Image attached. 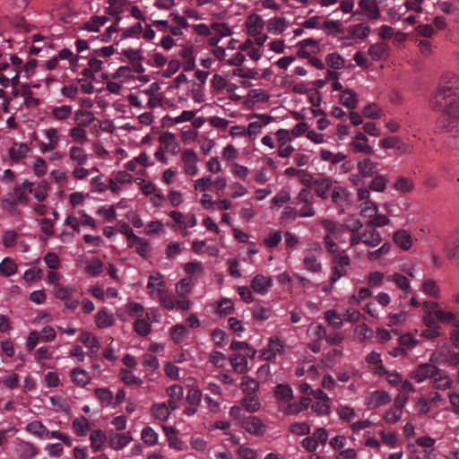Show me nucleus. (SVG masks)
I'll list each match as a JSON object with an SVG mask.
<instances>
[{
  "label": "nucleus",
  "instance_id": "1",
  "mask_svg": "<svg viewBox=\"0 0 459 459\" xmlns=\"http://www.w3.org/2000/svg\"><path fill=\"white\" fill-rule=\"evenodd\" d=\"M432 109L441 111L443 117L438 119L437 126L446 129L448 117H459V77L451 73H444L437 91L429 100Z\"/></svg>",
  "mask_w": 459,
  "mask_h": 459
},
{
  "label": "nucleus",
  "instance_id": "2",
  "mask_svg": "<svg viewBox=\"0 0 459 459\" xmlns=\"http://www.w3.org/2000/svg\"><path fill=\"white\" fill-rule=\"evenodd\" d=\"M242 390L245 396L241 400V405L232 406L230 411V417L237 420H243L246 413L255 412L258 410V396L256 391L258 390V381L250 378L249 377H243L241 380Z\"/></svg>",
  "mask_w": 459,
  "mask_h": 459
},
{
  "label": "nucleus",
  "instance_id": "3",
  "mask_svg": "<svg viewBox=\"0 0 459 459\" xmlns=\"http://www.w3.org/2000/svg\"><path fill=\"white\" fill-rule=\"evenodd\" d=\"M351 260L344 252L336 254L332 260V276L330 278L331 285L334 284L341 277L346 275L347 267Z\"/></svg>",
  "mask_w": 459,
  "mask_h": 459
},
{
  "label": "nucleus",
  "instance_id": "4",
  "mask_svg": "<svg viewBox=\"0 0 459 459\" xmlns=\"http://www.w3.org/2000/svg\"><path fill=\"white\" fill-rule=\"evenodd\" d=\"M440 369L430 363H421L411 371V378L417 383H421L428 378L436 377L439 375Z\"/></svg>",
  "mask_w": 459,
  "mask_h": 459
},
{
  "label": "nucleus",
  "instance_id": "5",
  "mask_svg": "<svg viewBox=\"0 0 459 459\" xmlns=\"http://www.w3.org/2000/svg\"><path fill=\"white\" fill-rule=\"evenodd\" d=\"M283 348L282 342L277 336L270 337L267 348L260 351V362L262 360L272 361L277 354L283 351Z\"/></svg>",
  "mask_w": 459,
  "mask_h": 459
},
{
  "label": "nucleus",
  "instance_id": "6",
  "mask_svg": "<svg viewBox=\"0 0 459 459\" xmlns=\"http://www.w3.org/2000/svg\"><path fill=\"white\" fill-rule=\"evenodd\" d=\"M391 402L390 394L384 390H377L368 394L366 404L371 408H377Z\"/></svg>",
  "mask_w": 459,
  "mask_h": 459
},
{
  "label": "nucleus",
  "instance_id": "7",
  "mask_svg": "<svg viewBox=\"0 0 459 459\" xmlns=\"http://www.w3.org/2000/svg\"><path fill=\"white\" fill-rule=\"evenodd\" d=\"M368 139L365 134L359 132L354 136L350 145L355 152L372 154L373 148L368 145Z\"/></svg>",
  "mask_w": 459,
  "mask_h": 459
},
{
  "label": "nucleus",
  "instance_id": "8",
  "mask_svg": "<svg viewBox=\"0 0 459 459\" xmlns=\"http://www.w3.org/2000/svg\"><path fill=\"white\" fill-rule=\"evenodd\" d=\"M23 186L28 188L30 194H33L34 197L41 202L44 201L48 195V183L41 181L36 187L33 186V183L30 181H24Z\"/></svg>",
  "mask_w": 459,
  "mask_h": 459
},
{
  "label": "nucleus",
  "instance_id": "9",
  "mask_svg": "<svg viewBox=\"0 0 459 459\" xmlns=\"http://www.w3.org/2000/svg\"><path fill=\"white\" fill-rule=\"evenodd\" d=\"M359 6L361 12L370 20H377L380 17V11L375 0H360Z\"/></svg>",
  "mask_w": 459,
  "mask_h": 459
},
{
  "label": "nucleus",
  "instance_id": "10",
  "mask_svg": "<svg viewBox=\"0 0 459 459\" xmlns=\"http://www.w3.org/2000/svg\"><path fill=\"white\" fill-rule=\"evenodd\" d=\"M196 160H197V157L194 151L186 150L182 153V161L184 162V165H185V172L187 175L193 176L196 173V171H197Z\"/></svg>",
  "mask_w": 459,
  "mask_h": 459
},
{
  "label": "nucleus",
  "instance_id": "11",
  "mask_svg": "<svg viewBox=\"0 0 459 459\" xmlns=\"http://www.w3.org/2000/svg\"><path fill=\"white\" fill-rule=\"evenodd\" d=\"M132 440V437L130 433H111L109 435V446L116 450H120L126 446L130 441Z\"/></svg>",
  "mask_w": 459,
  "mask_h": 459
},
{
  "label": "nucleus",
  "instance_id": "12",
  "mask_svg": "<svg viewBox=\"0 0 459 459\" xmlns=\"http://www.w3.org/2000/svg\"><path fill=\"white\" fill-rule=\"evenodd\" d=\"M16 454L22 459H31L38 454V449L32 443L21 441L16 446Z\"/></svg>",
  "mask_w": 459,
  "mask_h": 459
},
{
  "label": "nucleus",
  "instance_id": "13",
  "mask_svg": "<svg viewBox=\"0 0 459 459\" xmlns=\"http://www.w3.org/2000/svg\"><path fill=\"white\" fill-rule=\"evenodd\" d=\"M332 186V180L329 178L323 177L316 178L314 186L316 195L322 199L328 198Z\"/></svg>",
  "mask_w": 459,
  "mask_h": 459
},
{
  "label": "nucleus",
  "instance_id": "14",
  "mask_svg": "<svg viewBox=\"0 0 459 459\" xmlns=\"http://www.w3.org/2000/svg\"><path fill=\"white\" fill-rule=\"evenodd\" d=\"M303 265L306 270L314 273H320L322 270L321 263L318 262L316 255L311 250L305 253Z\"/></svg>",
  "mask_w": 459,
  "mask_h": 459
},
{
  "label": "nucleus",
  "instance_id": "15",
  "mask_svg": "<svg viewBox=\"0 0 459 459\" xmlns=\"http://www.w3.org/2000/svg\"><path fill=\"white\" fill-rule=\"evenodd\" d=\"M155 297L164 308L172 310L176 307V298L165 291L163 288H158L156 290Z\"/></svg>",
  "mask_w": 459,
  "mask_h": 459
},
{
  "label": "nucleus",
  "instance_id": "16",
  "mask_svg": "<svg viewBox=\"0 0 459 459\" xmlns=\"http://www.w3.org/2000/svg\"><path fill=\"white\" fill-rule=\"evenodd\" d=\"M367 363L372 367L374 373L378 376H384L386 373V369L382 364L380 354L377 351H371L366 357Z\"/></svg>",
  "mask_w": 459,
  "mask_h": 459
},
{
  "label": "nucleus",
  "instance_id": "17",
  "mask_svg": "<svg viewBox=\"0 0 459 459\" xmlns=\"http://www.w3.org/2000/svg\"><path fill=\"white\" fill-rule=\"evenodd\" d=\"M80 342L90 349L91 357H94L100 348L98 339L89 332L82 333Z\"/></svg>",
  "mask_w": 459,
  "mask_h": 459
},
{
  "label": "nucleus",
  "instance_id": "18",
  "mask_svg": "<svg viewBox=\"0 0 459 459\" xmlns=\"http://www.w3.org/2000/svg\"><path fill=\"white\" fill-rule=\"evenodd\" d=\"M360 238H362L363 244L370 247H375L382 242L380 233L375 229L365 230L360 234Z\"/></svg>",
  "mask_w": 459,
  "mask_h": 459
},
{
  "label": "nucleus",
  "instance_id": "19",
  "mask_svg": "<svg viewBox=\"0 0 459 459\" xmlns=\"http://www.w3.org/2000/svg\"><path fill=\"white\" fill-rule=\"evenodd\" d=\"M394 242L403 250H408L412 245V238L404 230H397L393 236Z\"/></svg>",
  "mask_w": 459,
  "mask_h": 459
},
{
  "label": "nucleus",
  "instance_id": "20",
  "mask_svg": "<svg viewBox=\"0 0 459 459\" xmlns=\"http://www.w3.org/2000/svg\"><path fill=\"white\" fill-rule=\"evenodd\" d=\"M30 152V147L27 143H14L9 149V156L12 160L19 161L25 158Z\"/></svg>",
  "mask_w": 459,
  "mask_h": 459
},
{
  "label": "nucleus",
  "instance_id": "21",
  "mask_svg": "<svg viewBox=\"0 0 459 459\" xmlns=\"http://www.w3.org/2000/svg\"><path fill=\"white\" fill-rule=\"evenodd\" d=\"M70 377L72 378V381L79 385V386H85L91 382V377L90 375L84 370L80 368H74L71 370Z\"/></svg>",
  "mask_w": 459,
  "mask_h": 459
},
{
  "label": "nucleus",
  "instance_id": "22",
  "mask_svg": "<svg viewBox=\"0 0 459 459\" xmlns=\"http://www.w3.org/2000/svg\"><path fill=\"white\" fill-rule=\"evenodd\" d=\"M341 103L350 109H354L358 105V95L353 90L346 89L340 95Z\"/></svg>",
  "mask_w": 459,
  "mask_h": 459
},
{
  "label": "nucleus",
  "instance_id": "23",
  "mask_svg": "<svg viewBox=\"0 0 459 459\" xmlns=\"http://www.w3.org/2000/svg\"><path fill=\"white\" fill-rule=\"evenodd\" d=\"M377 163L368 158H365L358 162V170L360 176L364 178L372 177L377 169Z\"/></svg>",
  "mask_w": 459,
  "mask_h": 459
},
{
  "label": "nucleus",
  "instance_id": "24",
  "mask_svg": "<svg viewBox=\"0 0 459 459\" xmlns=\"http://www.w3.org/2000/svg\"><path fill=\"white\" fill-rule=\"evenodd\" d=\"M73 429L77 436L85 437L91 429V425L87 418L81 416L74 420Z\"/></svg>",
  "mask_w": 459,
  "mask_h": 459
},
{
  "label": "nucleus",
  "instance_id": "25",
  "mask_svg": "<svg viewBox=\"0 0 459 459\" xmlns=\"http://www.w3.org/2000/svg\"><path fill=\"white\" fill-rule=\"evenodd\" d=\"M95 322L99 328H106L114 325L115 318L105 308L100 309L95 316Z\"/></svg>",
  "mask_w": 459,
  "mask_h": 459
},
{
  "label": "nucleus",
  "instance_id": "26",
  "mask_svg": "<svg viewBox=\"0 0 459 459\" xmlns=\"http://www.w3.org/2000/svg\"><path fill=\"white\" fill-rule=\"evenodd\" d=\"M95 119L91 111L85 109H79L74 114V120L78 126L85 127L93 122Z\"/></svg>",
  "mask_w": 459,
  "mask_h": 459
},
{
  "label": "nucleus",
  "instance_id": "27",
  "mask_svg": "<svg viewBox=\"0 0 459 459\" xmlns=\"http://www.w3.org/2000/svg\"><path fill=\"white\" fill-rule=\"evenodd\" d=\"M107 439L106 434L100 429H95L91 433V446L94 452H99Z\"/></svg>",
  "mask_w": 459,
  "mask_h": 459
},
{
  "label": "nucleus",
  "instance_id": "28",
  "mask_svg": "<svg viewBox=\"0 0 459 459\" xmlns=\"http://www.w3.org/2000/svg\"><path fill=\"white\" fill-rule=\"evenodd\" d=\"M443 250L449 260L459 262V243L446 239L444 243Z\"/></svg>",
  "mask_w": 459,
  "mask_h": 459
},
{
  "label": "nucleus",
  "instance_id": "29",
  "mask_svg": "<svg viewBox=\"0 0 459 459\" xmlns=\"http://www.w3.org/2000/svg\"><path fill=\"white\" fill-rule=\"evenodd\" d=\"M187 335L188 331L182 324H177L170 328V336L176 343L183 342Z\"/></svg>",
  "mask_w": 459,
  "mask_h": 459
},
{
  "label": "nucleus",
  "instance_id": "30",
  "mask_svg": "<svg viewBox=\"0 0 459 459\" xmlns=\"http://www.w3.org/2000/svg\"><path fill=\"white\" fill-rule=\"evenodd\" d=\"M386 281L394 282L405 293L411 291L409 280L398 273L386 276Z\"/></svg>",
  "mask_w": 459,
  "mask_h": 459
},
{
  "label": "nucleus",
  "instance_id": "31",
  "mask_svg": "<svg viewBox=\"0 0 459 459\" xmlns=\"http://www.w3.org/2000/svg\"><path fill=\"white\" fill-rule=\"evenodd\" d=\"M387 49L388 47L386 44L376 43L369 47L368 53L373 60L378 61L385 56Z\"/></svg>",
  "mask_w": 459,
  "mask_h": 459
},
{
  "label": "nucleus",
  "instance_id": "32",
  "mask_svg": "<svg viewBox=\"0 0 459 459\" xmlns=\"http://www.w3.org/2000/svg\"><path fill=\"white\" fill-rule=\"evenodd\" d=\"M54 290L55 297L58 299L63 300L64 302L66 299H70L71 296H74L76 293V290L74 288L60 284H56Z\"/></svg>",
  "mask_w": 459,
  "mask_h": 459
},
{
  "label": "nucleus",
  "instance_id": "33",
  "mask_svg": "<svg viewBox=\"0 0 459 459\" xmlns=\"http://www.w3.org/2000/svg\"><path fill=\"white\" fill-rule=\"evenodd\" d=\"M231 133L233 134H247L251 138H255L256 134H258V122H251L247 128L242 126H233L231 128Z\"/></svg>",
  "mask_w": 459,
  "mask_h": 459
},
{
  "label": "nucleus",
  "instance_id": "34",
  "mask_svg": "<svg viewBox=\"0 0 459 459\" xmlns=\"http://www.w3.org/2000/svg\"><path fill=\"white\" fill-rule=\"evenodd\" d=\"M17 272V264L13 259L5 257L0 264V273L4 276L9 277L15 274Z\"/></svg>",
  "mask_w": 459,
  "mask_h": 459
},
{
  "label": "nucleus",
  "instance_id": "35",
  "mask_svg": "<svg viewBox=\"0 0 459 459\" xmlns=\"http://www.w3.org/2000/svg\"><path fill=\"white\" fill-rule=\"evenodd\" d=\"M241 426L247 432L258 435V419L255 416L246 414L241 421Z\"/></svg>",
  "mask_w": 459,
  "mask_h": 459
},
{
  "label": "nucleus",
  "instance_id": "36",
  "mask_svg": "<svg viewBox=\"0 0 459 459\" xmlns=\"http://www.w3.org/2000/svg\"><path fill=\"white\" fill-rule=\"evenodd\" d=\"M164 281L163 277L160 273L152 274L149 277L147 289L150 290L151 295L154 296L155 291L158 288H163Z\"/></svg>",
  "mask_w": 459,
  "mask_h": 459
},
{
  "label": "nucleus",
  "instance_id": "37",
  "mask_svg": "<svg viewBox=\"0 0 459 459\" xmlns=\"http://www.w3.org/2000/svg\"><path fill=\"white\" fill-rule=\"evenodd\" d=\"M230 365L236 372L243 373L247 368V358L242 354H236L230 359Z\"/></svg>",
  "mask_w": 459,
  "mask_h": 459
},
{
  "label": "nucleus",
  "instance_id": "38",
  "mask_svg": "<svg viewBox=\"0 0 459 459\" xmlns=\"http://www.w3.org/2000/svg\"><path fill=\"white\" fill-rule=\"evenodd\" d=\"M70 159L77 162L78 165H84L87 162L88 157L83 150L77 146L71 147L69 151Z\"/></svg>",
  "mask_w": 459,
  "mask_h": 459
},
{
  "label": "nucleus",
  "instance_id": "39",
  "mask_svg": "<svg viewBox=\"0 0 459 459\" xmlns=\"http://www.w3.org/2000/svg\"><path fill=\"white\" fill-rule=\"evenodd\" d=\"M95 396L100 400L102 406H108L112 403L113 394L108 388H97L95 390Z\"/></svg>",
  "mask_w": 459,
  "mask_h": 459
},
{
  "label": "nucleus",
  "instance_id": "40",
  "mask_svg": "<svg viewBox=\"0 0 459 459\" xmlns=\"http://www.w3.org/2000/svg\"><path fill=\"white\" fill-rule=\"evenodd\" d=\"M152 415L160 420H167L169 416V407L166 403L154 404L152 408Z\"/></svg>",
  "mask_w": 459,
  "mask_h": 459
},
{
  "label": "nucleus",
  "instance_id": "41",
  "mask_svg": "<svg viewBox=\"0 0 459 459\" xmlns=\"http://www.w3.org/2000/svg\"><path fill=\"white\" fill-rule=\"evenodd\" d=\"M142 440L148 446H154L158 442V434L152 428L144 427L142 430Z\"/></svg>",
  "mask_w": 459,
  "mask_h": 459
},
{
  "label": "nucleus",
  "instance_id": "42",
  "mask_svg": "<svg viewBox=\"0 0 459 459\" xmlns=\"http://www.w3.org/2000/svg\"><path fill=\"white\" fill-rule=\"evenodd\" d=\"M108 20L106 16H92L91 20L84 24V28L91 31H98Z\"/></svg>",
  "mask_w": 459,
  "mask_h": 459
},
{
  "label": "nucleus",
  "instance_id": "43",
  "mask_svg": "<svg viewBox=\"0 0 459 459\" xmlns=\"http://www.w3.org/2000/svg\"><path fill=\"white\" fill-rule=\"evenodd\" d=\"M166 435L169 439V446L176 450L183 449V442L176 436V431L173 428H165Z\"/></svg>",
  "mask_w": 459,
  "mask_h": 459
},
{
  "label": "nucleus",
  "instance_id": "44",
  "mask_svg": "<svg viewBox=\"0 0 459 459\" xmlns=\"http://www.w3.org/2000/svg\"><path fill=\"white\" fill-rule=\"evenodd\" d=\"M104 264L99 258H92L87 264L85 271L92 276L100 275L103 271Z\"/></svg>",
  "mask_w": 459,
  "mask_h": 459
},
{
  "label": "nucleus",
  "instance_id": "45",
  "mask_svg": "<svg viewBox=\"0 0 459 459\" xmlns=\"http://www.w3.org/2000/svg\"><path fill=\"white\" fill-rule=\"evenodd\" d=\"M347 191L343 187H334L332 192V200L336 205L342 206L347 202Z\"/></svg>",
  "mask_w": 459,
  "mask_h": 459
},
{
  "label": "nucleus",
  "instance_id": "46",
  "mask_svg": "<svg viewBox=\"0 0 459 459\" xmlns=\"http://www.w3.org/2000/svg\"><path fill=\"white\" fill-rule=\"evenodd\" d=\"M119 377L126 385H140L142 380L136 377L130 370L122 368L119 371Z\"/></svg>",
  "mask_w": 459,
  "mask_h": 459
},
{
  "label": "nucleus",
  "instance_id": "47",
  "mask_svg": "<svg viewBox=\"0 0 459 459\" xmlns=\"http://www.w3.org/2000/svg\"><path fill=\"white\" fill-rule=\"evenodd\" d=\"M152 325L145 319H136L134 324V330L135 333L141 336H146L151 332Z\"/></svg>",
  "mask_w": 459,
  "mask_h": 459
},
{
  "label": "nucleus",
  "instance_id": "48",
  "mask_svg": "<svg viewBox=\"0 0 459 459\" xmlns=\"http://www.w3.org/2000/svg\"><path fill=\"white\" fill-rule=\"evenodd\" d=\"M325 318L334 328H341L342 326L343 318L333 309L327 310L325 313Z\"/></svg>",
  "mask_w": 459,
  "mask_h": 459
},
{
  "label": "nucleus",
  "instance_id": "49",
  "mask_svg": "<svg viewBox=\"0 0 459 459\" xmlns=\"http://www.w3.org/2000/svg\"><path fill=\"white\" fill-rule=\"evenodd\" d=\"M109 6L107 8V13L109 15L120 14L124 10L126 0H108Z\"/></svg>",
  "mask_w": 459,
  "mask_h": 459
},
{
  "label": "nucleus",
  "instance_id": "50",
  "mask_svg": "<svg viewBox=\"0 0 459 459\" xmlns=\"http://www.w3.org/2000/svg\"><path fill=\"white\" fill-rule=\"evenodd\" d=\"M325 62L333 69H341L344 65V59L337 53L328 54Z\"/></svg>",
  "mask_w": 459,
  "mask_h": 459
},
{
  "label": "nucleus",
  "instance_id": "51",
  "mask_svg": "<svg viewBox=\"0 0 459 459\" xmlns=\"http://www.w3.org/2000/svg\"><path fill=\"white\" fill-rule=\"evenodd\" d=\"M70 136L80 144H83L88 141L86 131L83 127L78 126L70 130Z\"/></svg>",
  "mask_w": 459,
  "mask_h": 459
},
{
  "label": "nucleus",
  "instance_id": "52",
  "mask_svg": "<svg viewBox=\"0 0 459 459\" xmlns=\"http://www.w3.org/2000/svg\"><path fill=\"white\" fill-rule=\"evenodd\" d=\"M71 114L72 107L67 105L56 107L52 109V115L57 120H65L71 116Z\"/></svg>",
  "mask_w": 459,
  "mask_h": 459
},
{
  "label": "nucleus",
  "instance_id": "53",
  "mask_svg": "<svg viewBox=\"0 0 459 459\" xmlns=\"http://www.w3.org/2000/svg\"><path fill=\"white\" fill-rule=\"evenodd\" d=\"M249 34L255 38V41L258 43V14L252 13L247 22Z\"/></svg>",
  "mask_w": 459,
  "mask_h": 459
},
{
  "label": "nucleus",
  "instance_id": "54",
  "mask_svg": "<svg viewBox=\"0 0 459 459\" xmlns=\"http://www.w3.org/2000/svg\"><path fill=\"white\" fill-rule=\"evenodd\" d=\"M179 54L185 60L184 70L186 72L194 70L195 65L192 51L188 48H184L180 51Z\"/></svg>",
  "mask_w": 459,
  "mask_h": 459
},
{
  "label": "nucleus",
  "instance_id": "55",
  "mask_svg": "<svg viewBox=\"0 0 459 459\" xmlns=\"http://www.w3.org/2000/svg\"><path fill=\"white\" fill-rule=\"evenodd\" d=\"M360 207L361 215L368 217L370 219L376 215L378 210L377 205L372 201L363 202Z\"/></svg>",
  "mask_w": 459,
  "mask_h": 459
},
{
  "label": "nucleus",
  "instance_id": "56",
  "mask_svg": "<svg viewBox=\"0 0 459 459\" xmlns=\"http://www.w3.org/2000/svg\"><path fill=\"white\" fill-rule=\"evenodd\" d=\"M160 142L165 145L167 150H171V152H175L178 145L175 143V135L172 133L165 132L163 134L160 136Z\"/></svg>",
  "mask_w": 459,
  "mask_h": 459
},
{
  "label": "nucleus",
  "instance_id": "57",
  "mask_svg": "<svg viewBox=\"0 0 459 459\" xmlns=\"http://www.w3.org/2000/svg\"><path fill=\"white\" fill-rule=\"evenodd\" d=\"M27 431L38 437H42L44 433L48 434V430L45 426L38 420L29 423L26 427Z\"/></svg>",
  "mask_w": 459,
  "mask_h": 459
},
{
  "label": "nucleus",
  "instance_id": "58",
  "mask_svg": "<svg viewBox=\"0 0 459 459\" xmlns=\"http://www.w3.org/2000/svg\"><path fill=\"white\" fill-rule=\"evenodd\" d=\"M394 188L403 193L411 192L413 189V183L410 178L401 177L395 182Z\"/></svg>",
  "mask_w": 459,
  "mask_h": 459
},
{
  "label": "nucleus",
  "instance_id": "59",
  "mask_svg": "<svg viewBox=\"0 0 459 459\" xmlns=\"http://www.w3.org/2000/svg\"><path fill=\"white\" fill-rule=\"evenodd\" d=\"M186 399L191 406H197L201 403L202 392L195 387H192L188 390Z\"/></svg>",
  "mask_w": 459,
  "mask_h": 459
},
{
  "label": "nucleus",
  "instance_id": "60",
  "mask_svg": "<svg viewBox=\"0 0 459 459\" xmlns=\"http://www.w3.org/2000/svg\"><path fill=\"white\" fill-rule=\"evenodd\" d=\"M386 183H387V180L385 179V178L384 176L377 175L370 182L369 188L372 191L383 192V191H385V189L386 187Z\"/></svg>",
  "mask_w": 459,
  "mask_h": 459
},
{
  "label": "nucleus",
  "instance_id": "61",
  "mask_svg": "<svg viewBox=\"0 0 459 459\" xmlns=\"http://www.w3.org/2000/svg\"><path fill=\"white\" fill-rule=\"evenodd\" d=\"M275 395L281 400H290L292 398V389L288 385H278L275 388Z\"/></svg>",
  "mask_w": 459,
  "mask_h": 459
},
{
  "label": "nucleus",
  "instance_id": "62",
  "mask_svg": "<svg viewBox=\"0 0 459 459\" xmlns=\"http://www.w3.org/2000/svg\"><path fill=\"white\" fill-rule=\"evenodd\" d=\"M351 32L358 39H363L369 35L370 28L364 23H358L352 27Z\"/></svg>",
  "mask_w": 459,
  "mask_h": 459
},
{
  "label": "nucleus",
  "instance_id": "63",
  "mask_svg": "<svg viewBox=\"0 0 459 459\" xmlns=\"http://www.w3.org/2000/svg\"><path fill=\"white\" fill-rule=\"evenodd\" d=\"M418 343V341L411 333H404L399 337V344L404 349H412Z\"/></svg>",
  "mask_w": 459,
  "mask_h": 459
},
{
  "label": "nucleus",
  "instance_id": "64",
  "mask_svg": "<svg viewBox=\"0 0 459 459\" xmlns=\"http://www.w3.org/2000/svg\"><path fill=\"white\" fill-rule=\"evenodd\" d=\"M446 144L453 149H459V128L452 129L446 137Z\"/></svg>",
  "mask_w": 459,
  "mask_h": 459
}]
</instances>
